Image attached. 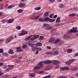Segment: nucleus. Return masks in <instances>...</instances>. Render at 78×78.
I'll use <instances>...</instances> for the list:
<instances>
[{
	"mask_svg": "<svg viewBox=\"0 0 78 78\" xmlns=\"http://www.w3.org/2000/svg\"><path fill=\"white\" fill-rule=\"evenodd\" d=\"M40 62H41V63H45V64H46L47 65H49L50 62H49V60H46L44 61H41Z\"/></svg>",
	"mask_w": 78,
	"mask_h": 78,
	"instance_id": "obj_12",
	"label": "nucleus"
},
{
	"mask_svg": "<svg viewBox=\"0 0 78 78\" xmlns=\"http://www.w3.org/2000/svg\"><path fill=\"white\" fill-rule=\"evenodd\" d=\"M42 43L41 42H38L37 44H34L35 46L36 47H42Z\"/></svg>",
	"mask_w": 78,
	"mask_h": 78,
	"instance_id": "obj_8",
	"label": "nucleus"
},
{
	"mask_svg": "<svg viewBox=\"0 0 78 78\" xmlns=\"http://www.w3.org/2000/svg\"><path fill=\"white\" fill-rule=\"evenodd\" d=\"M78 70V67H75L73 68V71H76V70Z\"/></svg>",
	"mask_w": 78,
	"mask_h": 78,
	"instance_id": "obj_35",
	"label": "nucleus"
},
{
	"mask_svg": "<svg viewBox=\"0 0 78 78\" xmlns=\"http://www.w3.org/2000/svg\"><path fill=\"white\" fill-rule=\"evenodd\" d=\"M39 37V35H34L32 38H31V41H33V40H35V39H38Z\"/></svg>",
	"mask_w": 78,
	"mask_h": 78,
	"instance_id": "obj_7",
	"label": "nucleus"
},
{
	"mask_svg": "<svg viewBox=\"0 0 78 78\" xmlns=\"http://www.w3.org/2000/svg\"><path fill=\"white\" fill-rule=\"evenodd\" d=\"M34 15H33L32 16H30L31 19L32 20H33V19H34Z\"/></svg>",
	"mask_w": 78,
	"mask_h": 78,
	"instance_id": "obj_51",
	"label": "nucleus"
},
{
	"mask_svg": "<svg viewBox=\"0 0 78 78\" xmlns=\"http://www.w3.org/2000/svg\"><path fill=\"white\" fill-rule=\"evenodd\" d=\"M4 56H8V54L7 53L4 52L2 54Z\"/></svg>",
	"mask_w": 78,
	"mask_h": 78,
	"instance_id": "obj_34",
	"label": "nucleus"
},
{
	"mask_svg": "<svg viewBox=\"0 0 78 78\" xmlns=\"http://www.w3.org/2000/svg\"><path fill=\"white\" fill-rule=\"evenodd\" d=\"M40 9H41V7H37L34 8L35 10H39Z\"/></svg>",
	"mask_w": 78,
	"mask_h": 78,
	"instance_id": "obj_33",
	"label": "nucleus"
},
{
	"mask_svg": "<svg viewBox=\"0 0 78 78\" xmlns=\"http://www.w3.org/2000/svg\"><path fill=\"white\" fill-rule=\"evenodd\" d=\"M31 37H32V36L31 35H30L28 37H27L25 38V41H28V40H29Z\"/></svg>",
	"mask_w": 78,
	"mask_h": 78,
	"instance_id": "obj_27",
	"label": "nucleus"
},
{
	"mask_svg": "<svg viewBox=\"0 0 78 78\" xmlns=\"http://www.w3.org/2000/svg\"><path fill=\"white\" fill-rule=\"evenodd\" d=\"M59 68V65H56L55 68V69H58Z\"/></svg>",
	"mask_w": 78,
	"mask_h": 78,
	"instance_id": "obj_49",
	"label": "nucleus"
},
{
	"mask_svg": "<svg viewBox=\"0 0 78 78\" xmlns=\"http://www.w3.org/2000/svg\"><path fill=\"white\" fill-rule=\"evenodd\" d=\"M8 67H10V68H7L6 70L5 71H10V70H12V69H13L14 67V66L13 65H8Z\"/></svg>",
	"mask_w": 78,
	"mask_h": 78,
	"instance_id": "obj_5",
	"label": "nucleus"
},
{
	"mask_svg": "<svg viewBox=\"0 0 78 78\" xmlns=\"http://www.w3.org/2000/svg\"><path fill=\"white\" fill-rule=\"evenodd\" d=\"M64 69L65 70H69V68L67 67H64Z\"/></svg>",
	"mask_w": 78,
	"mask_h": 78,
	"instance_id": "obj_47",
	"label": "nucleus"
},
{
	"mask_svg": "<svg viewBox=\"0 0 78 78\" xmlns=\"http://www.w3.org/2000/svg\"><path fill=\"white\" fill-rule=\"evenodd\" d=\"M55 0H49V2L50 3H53V2H54Z\"/></svg>",
	"mask_w": 78,
	"mask_h": 78,
	"instance_id": "obj_53",
	"label": "nucleus"
},
{
	"mask_svg": "<svg viewBox=\"0 0 78 78\" xmlns=\"http://www.w3.org/2000/svg\"><path fill=\"white\" fill-rule=\"evenodd\" d=\"M40 74H42V73H44V71H41L39 72Z\"/></svg>",
	"mask_w": 78,
	"mask_h": 78,
	"instance_id": "obj_46",
	"label": "nucleus"
},
{
	"mask_svg": "<svg viewBox=\"0 0 78 78\" xmlns=\"http://www.w3.org/2000/svg\"><path fill=\"white\" fill-rule=\"evenodd\" d=\"M43 66H44V65L42 63H39L37 66H36L34 67V70H37V69H41V67H42Z\"/></svg>",
	"mask_w": 78,
	"mask_h": 78,
	"instance_id": "obj_2",
	"label": "nucleus"
},
{
	"mask_svg": "<svg viewBox=\"0 0 78 78\" xmlns=\"http://www.w3.org/2000/svg\"><path fill=\"white\" fill-rule=\"evenodd\" d=\"M19 36H23V34L22 33H20L19 34Z\"/></svg>",
	"mask_w": 78,
	"mask_h": 78,
	"instance_id": "obj_58",
	"label": "nucleus"
},
{
	"mask_svg": "<svg viewBox=\"0 0 78 78\" xmlns=\"http://www.w3.org/2000/svg\"><path fill=\"white\" fill-rule=\"evenodd\" d=\"M3 7H0V9L1 10L3 9Z\"/></svg>",
	"mask_w": 78,
	"mask_h": 78,
	"instance_id": "obj_62",
	"label": "nucleus"
},
{
	"mask_svg": "<svg viewBox=\"0 0 78 78\" xmlns=\"http://www.w3.org/2000/svg\"><path fill=\"white\" fill-rule=\"evenodd\" d=\"M61 20H60V18L58 17L55 21L56 23H58V22H60Z\"/></svg>",
	"mask_w": 78,
	"mask_h": 78,
	"instance_id": "obj_23",
	"label": "nucleus"
},
{
	"mask_svg": "<svg viewBox=\"0 0 78 78\" xmlns=\"http://www.w3.org/2000/svg\"><path fill=\"white\" fill-rule=\"evenodd\" d=\"M50 76H51V75H49L47 76H46L44 77H42V78H48V77H50Z\"/></svg>",
	"mask_w": 78,
	"mask_h": 78,
	"instance_id": "obj_40",
	"label": "nucleus"
},
{
	"mask_svg": "<svg viewBox=\"0 0 78 78\" xmlns=\"http://www.w3.org/2000/svg\"><path fill=\"white\" fill-rule=\"evenodd\" d=\"M44 38V37H42V36H40V38L39 39H40V40H42L43 39V38Z\"/></svg>",
	"mask_w": 78,
	"mask_h": 78,
	"instance_id": "obj_50",
	"label": "nucleus"
},
{
	"mask_svg": "<svg viewBox=\"0 0 78 78\" xmlns=\"http://www.w3.org/2000/svg\"><path fill=\"white\" fill-rule=\"evenodd\" d=\"M46 55H52V52L51 51H47L46 52Z\"/></svg>",
	"mask_w": 78,
	"mask_h": 78,
	"instance_id": "obj_24",
	"label": "nucleus"
},
{
	"mask_svg": "<svg viewBox=\"0 0 78 78\" xmlns=\"http://www.w3.org/2000/svg\"><path fill=\"white\" fill-rule=\"evenodd\" d=\"M27 47V45L26 44L24 45L23 46V48H25Z\"/></svg>",
	"mask_w": 78,
	"mask_h": 78,
	"instance_id": "obj_54",
	"label": "nucleus"
},
{
	"mask_svg": "<svg viewBox=\"0 0 78 78\" xmlns=\"http://www.w3.org/2000/svg\"><path fill=\"white\" fill-rule=\"evenodd\" d=\"M34 44L31 43V45H30V46L32 47V48H35L36 47V46H34Z\"/></svg>",
	"mask_w": 78,
	"mask_h": 78,
	"instance_id": "obj_41",
	"label": "nucleus"
},
{
	"mask_svg": "<svg viewBox=\"0 0 78 78\" xmlns=\"http://www.w3.org/2000/svg\"><path fill=\"white\" fill-rule=\"evenodd\" d=\"M3 49H0V53H3Z\"/></svg>",
	"mask_w": 78,
	"mask_h": 78,
	"instance_id": "obj_52",
	"label": "nucleus"
},
{
	"mask_svg": "<svg viewBox=\"0 0 78 78\" xmlns=\"http://www.w3.org/2000/svg\"><path fill=\"white\" fill-rule=\"evenodd\" d=\"M43 27H44L45 28V30H49L52 29L53 27L51 26H49L47 24H45L43 25Z\"/></svg>",
	"mask_w": 78,
	"mask_h": 78,
	"instance_id": "obj_3",
	"label": "nucleus"
},
{
	"mask_svg": "<svg viewBox=\"0 0 78 78\" xmlns=\"http://www.w3.org/2000/svg\"><path fill=\"white\" fill-rule=\"evenodd\" d=\"M77 30V27H73L69 31V33H77L78 30Z\"/></svg>",
	"mask_w": 78,
	"mask_h": 78,
	"instance_id": "obj_4",
	"label": "nucleus"
},
{
	"mask_svg": "<svg viewBox=\"0 0 78 78\" xmlns=\"http://www.w3.org/2000/svg\"><path fill=\"white\" fill-rule=\"evenodd\" d=\"M8 20H6L3 22V23H6V22H8Z\"/></svg>",
	"mask_w": 78,
	"mask_h": 78,
	"instance_id": "obj_55",
	"label": "nucleus"
},
{
	"mask_svg": "<svg viewBox=\"0 0 78 78\" xmlns=\"http://www.w3.org/2000/svg\"><path fill=\"white\" fill-rule=\"evenodd\" d=\"M50 18L48 17H46L45 18H44V22H48L49 21V19Z\"/></svg>",
	"mask_w": 78,
	"mask_h": 78,
	"instance_id": "obj_15",
	"label": "nucleus"
},
{
	"mask_svg": "<svg viewBox=\"0 0 78 78\" xmlns=\"http://www.w3.org/2000/svg\"><path fill=\"white\" fill-rule=\"evenodd\" d=\"M71 64H72V63H71L70 60L66 62V65H68V66H70Z\"/></svg>",
	"mask_w": 78,
	"mask_h": 78,
	"instance_id": "obj_25",
	"label": "nucleus"
},
{
	"mask_svg": "<svg viewBox=\"0 0 78 78\" xmlns=\"http://www.w3.org/2000/svg\"><path fill=\"white\" fill-rule=\"evenodd\" d=\"M76 14L75 13H72L69 14V17H73V16H75Z\"/></svg>",
	"mask_w": 78,
	"mask_h": 78,
	"instance_id": "obj_30",
	"label": "nucleus"
},
{
	"mask_svg": "<svg viewBox=\"0 0 78 78\" xmlns=\"http://www.w3.org/2000/svg\"><path fill=\"white\" fill-rule=\"evenodd\" d=\"M16 28L18 30H20L21 28L20 27V26H18L16 27Z\"/></svg>",
	"mask_w": 78,
	"mask_h": 78,
	"instance_id": "obj_43",
	"label": "nucleus"
},
{
	"mask_svg": "<svg viewBox=\"0 0 78 78\" xmlns=\"http://www.w3.org/2000/svg\"><path fill=\"white\" fill-rule=\"evenodd\" d=\"M8 53L9 54H13V53H14V51H13V50L10 49L8 51Z\"/></svg>",
	"mask_w": 78,
	"mask_h": 78,
	"instance_id": "obj_17",
	"label": "nucleus"
},
{
	"mask_svg": "<svg viewBox=\"0 0 78 78\" xmlns=\"http://www.w3.org/2000/svg\"><path fill=\"white\" fill-rule=\"evenodd\" d=\"M60 39H56L54 42V43H55V44H57V43L59 42H60Z\"/></svg>",
	"mask_w": 78,
	"mask_h": 78,
	"instance_id": "obj_22",
	"label": "nucleus"
},
{
	"mask_svg": "<svg viewBox=\"0 0 78 78\" xmlns=\"http://www.w3.org/2000/svg\"><path fill=\"white\" fill-rule=\"evenodd\" d=\"M3 74H4V73H0V76H2V75H3Z\"/></svg>",
	"mask_w": 78,
	"mask_h": 78,
	"instance_id": "obj_59",
	"label": "nucleus"
},
{
	"mask_svg": "<svg viewBox=\"0 0 78 78\" xmlns=\"http://www.w3.org/2000/svg\"><path fill=\"white\" fill-rule=\"evenodd\" d=\"M59 25H60V24H57L55 25V26L58 27V26H59Z\"/></svg>",
	"mask_w": 78,
	"mask_h": 78,
	"instance_id": "obj_60",
	"label": "nucleus"
},
{
	"mask_svg": "<svg viewBox=\"0 0 78 78\" xmlns=\"http://www.w3.org/2000/svg\"><path fill=\"white\" fill-rule=\"evenodd\" d=\"M67 51L68 53H70L72 52V49H69L67 50Z\"/></svg>",
	"mask_w": 78,
	"mask_h": 78,
	"instance_id": "obj_20",
	"label": "nucleus"
},
{
	"mask_svg": "<svg viewBox=\"0 0 78 78\" xmlns=\"http://www.w3.org/2000/svg\"><path fill=\"white\" fill-rule=\"evenodd\" d=\"M14 38L12 37H11L10 38H8L6 39V41L5 43L6 44H8V43H9L10 42V41H12Z\"/></svg>",
	"mask_w": 78,
	"mask_h": 78,
	"instance_id": "obj_6",
	"label": "nucleus"
},
{
	"mask_svg": "<svg viewBox=\"0 0 78 78\" xmlns=\"http://www.w3.org/2000/svg\"><path fill=\"white\" fill-rule=\"evenodd\" d=\"M57 78H67L66 76H60L58 77Z\"/></svg>",
	"mask_w": 78,
	"mask_h": 78,
	"instance_id": "obj_31",
	"label": "nucleus"
},
{
	"mask_svg": "<svg viewBox=\"0 0 78 78\" xmlns=\"http://www.w3.org/2000/svg\"><path fill=\"white\" fill-rule=\"evenodd\" d=\"M63 38L64 39H69V37L68 36V35L67 34H65L64 36L63 37Z\"/></svg>",
	"mask_w": 78,
	"mask_h": 78,
	"instance_id": "obj_18",
	"label": "nucleus"
},
{
	"mask_svg": "<svg viewBox=\"0 0 78 78\" xmlns=\"http://www.w3.org/2000/svg\"><path fill=\"white\" fill-rule=\"evenodd\" d=\"M49 65L51 64V63H52L54 65H57V64H59V62L58 60H53L52 61L49 60Z\"/></svg>",
	"mask_w": 78,
	"mask_h": 78,
	"instance_id": "obj_1",
	"label": "nucleus"
},
{
	"mask_svg": "<svg viewBox=\"0 0 78 78\" xmlns=\"http://www.w3.org/2000/svg\"><path fill=\"white\" fill-rule=\"evenodd\" d=\"M14 19H10L8 20V22L9 23H12V22H14Z\"/></svg>",
	"mask_w": 78,
	"mask_h": 78,
	"instance_id": "obj_14",
	"label": "nucleus"
},
{
	"mask_svg": "<svg viewBox=\"0 0 78 78\" xmlns=\"http://www.w3.org/2000/svg\"><path fill=\"white\" fill-rule=\"evenodd\" d=\"M22 33H23V35H25V34H28V32L25 31L24 30H22Z\"/></svg>",
	"mask_w": 78,
	"mask_h": 78,
	"instance_id": "obj_16",
	"label": "nucleus"
},
{
	"mask_svg": "<svg viewBox=\"0 0 78 78\" xmlns=\"http://www.w3.org/2000/svg\"><path fill=\"white\" fill-rule=\"evenodd\" d=\"M50 67L49 66H48L46 67L45 69L46 70H50Z\"/></svg>",
	"mask_w": 78,
	"mask_h": 78,
	"instance_id": "obj_38",
	"label": "nucleus"
},
{
	"mask_svg": "<svg viewBox=\"0 0 78 78\" xmlns=\"http://www.w3.org/2000/svg\"><path fill=\"white\" fill-rule=\"evenodd\" d=\"M78 56V52L76 53L74 55V57H76Z\"/></svg>",
	"mask_w": 78,
	"mask_h": 78,
	"instance_id": "obj_48",
	"label": "nucleus"
},
{
	"mask_svg": "<svg viewBox=\"0 0 78 78\" xmlns=\"http://www.w3.org/2000/svg\"><path fill=\"white\" fill-rule=\"evenodd\" d=\"M24 6H25V4L21 3L20 4V8H22V7Z\"/></svg>",
	"mask_w": 78,
	"mask_h": 78,
	"instance_id": "obj_28",
	"label": "nucleus"
},
{
	"mask_svg": "<svg viewBox=\"0 0 78 78\" xmlns=\"http://www.w3.org/2000/svg\"><path fill=\"white\" fill-rule=\"evenodd\" d=\"M44 17H47V16H48V12H46L44 13Z\"/></svg>",
	"mask_w": 78,
	"mask_h": 78,
	"instance_id": "obj_32",
	"label": "nucleus"
},
{
	"mask_svg": "<svg viewBox=\"0 0 78 78\" xmlns=\"http://www.w3.org/2000/svg\"><path fill=\"white\" fill-rule=\"evenodd\" d=\"M3 65V63H2V62L0 63V67H1V66H2Z\"/></svg>",
	"mask_w": 78,
	"mask_h": 78,
	"instance_id": "obj_56",
	"label": "nucleus"
},
{
	"mask_svg": "<svg viewBox=\"0 0 78 78\" xmlns=\"http://www.w3.org/2000/svg\"><path fill=\"white\" fill-rule=\"evenodd\" d=\"M38 20L39 22H44V19H42L41 18H40L38 19Z\"/></svg>",
	"mask_w": 78,
	"mask_h": 78,
	"instance_id": "obj_21",
	"label": "nucleus"
},
{
	"mask_svg": "<svg viewBox=\"0 0 78 78\" xmlns=\"http://www.w3.org/2000/svg\"><path fill=\"white\" fill-rule=\"evenodd\" d=\"M23 12V11L22 10L20 9L18 10V13H21V12Z\"/></svg>",
	"mask_w": 78,
	"mask_h": 78,
	"instance_id": "obj_37",
	"label": "nucleus"
},
{
	"mask_svg": "<svg viewBox=\"0 0 78 78\" xmlns=\"http://www.w3.org/2000/svg\"><path fill=\"white\" fill-rule=\"evenodd\" d=\"M57 17V15H55L54 16V18H56Z\"/></svg>",
	"mask_w": 78,
	"mask_h": 78,
	"instance_id": "obj_64",
	"label": "nucleus"
},
{
	"mask_svg": "<svg viewBox=\"0 0 78 78\" xmlns=\"http://www.w3.org/2000/svg\"><path fill=\"white\" fill-rule=\"evenodd\" d=\"M30 76V77H34L35 76V74L34 73H30L29 74Z\"/></svg>",
	"mask_w": 78,
	"mask_h": 78,
	"instance_id": "obj_13",
	"label": "nucleus"
},
{
	"mask_svg": "<svg viewBox=\"0 0 78 78\" xmlns=\"http://www.w3.org/2000/svg\"><path fill=\"white\" fill-rule=\"evenodd\" d=\"M55 20H56L55 19L53 20L49 18V22L51 23L54 22H55Z\"/></svg>",
	"mask_w": 78,
	"mask_h": 78,
	"instance_id": "obj_19",
	"label": "nucleus"
},
{
	"mask_svg": "<svg viewBox=\"0 0 78 78\" xmlns=\"http://www.w3.org/2000/svg\"><path fill=\"white\" fill-rule=\"evenodd\" d=\"M60 70L61 71H62V70H64V67L60 68Z\"/></svg>",
	"mask_w": 78,
	"mask_h": 78,
	"instance_id": "obj_44",
	"label": "nucleus"
},
{
	"mask_svg": "<svg viewBox=\"0 0 78 78\" xmlns=\"http://www.w3.org/2000/svg\"><path fill=\"white\" fill-rule=\"evenodd\" d=\"M14 6V5H9L7 7L8 9H9L10 8H13Z\"/></svg>",
	"mask_w": 78,
	"mask_h": 78,
	"instance_id": "obj_29",
	"label": "nucleus"
},
{
	"mask_svg": "<svg viewBox=\"0 0 78 78\" xmlns=\"http://www.w3.org/2000/svg\"><path fill=\"white\" fill-rule=\"evenodd\" d=\"M75 75H76V76H78V73H76Z\"/></svg>",
	"mask_w": 78,
	"mask_h": 78,
	"instance_id": "obj_63",
	"label": "nucleus"
},
{
	"mask_svg": "<svg viewBox=\"0 0 78 78\" xmlns=\"http://www.w3.org/2000/svg\"><path fill=\"white\" fill-rule=\"evenodd\" d=\"M71 62L72 63V62H73L75 61V59H71V60H70Z\"/></svg>",
	"mask_w": 78,
	"mask_h": 78,
	"instance_id": "obj_42",
	"label": "nucleus"
},
{
	"mask_svg": "<svg viewBox=\"0 0 78 78\" xmlns=\"http://www.w3.org/2000/svg\"><path fill=\"white\" fill-rule=\"evenodd\" d=\"M39 16H40V15H38L37 16H36L34 18V20H37L39 17Z\"/></svg>",
	"mask_w": 78,
	"mask_h": 78,
	"instance_id": "obj_26",
	"label": "nucleus"
},
{
	"mask_svg": "<svg viewBox=\"0 0 78 78\" xmlns=\"http://www.w3.org/2000/svg\"><path fill=\"white\" fill-rule=\"evenodd\" d=\"M47 48L49 50H50V49H51V47H49V46H48L47 47Z\"/></svg>",
	"mask_w": 78,
	"mask_h": 78,
	"instance_id": "obj_57",
	"label": "nucleus"
},
{
	"mask_svg": "<svg viewBox=\"0 0 78 78\" xmlns=\"http://www.w3.org/2000/svg\"><path fill=\"white\" fill-rule=\"evenodd\" d=\"M8 6V4H7L5 5V8H6V7H7Z\"/></svg>",
	"mask_w": 78,
	"mask_h": 78,
	"instance_id": "obj_61",
	"label": "nucleus"
},
{
	"mask_svg": "<svg viewBox=\"0 0 78 78\" xmlns=\"http://www.w3.org/2000/svg\"><path fill=\"white\" fill-rule=\"evenodd\" d=\"M55 41V39L54 38H51L48 41L49 42L51 43V42H53Z\"/></svg>",
	"mask_w": 78,
	"mask_h": 78,
	"instance_id": "obj_11",
	"label": "nucleus"
},
{
	"mask_svg": "<svg viewBox=\"0 0 78 78\" xmlns=\"http://www.w3.org/2000/svg\"><path fill=\"white\" fill-rule=\"evenodd\" d=\"M37 50V51H42V49L41 48H36Z\"/></svg>",
	"mask_w": 78,
	"mask_h": 78,
	"instance_id": "obj_36",
	"label": "nucleus"
},
{
	"mask_svg": "<svg viewBox=\"0 0 78 78\" xmlns=\"http://www.w3.org/2000/svg\"><path fill=\"white\" fill-rule=\"evenodd\" d=\"M64 6V5L62 4H61L59 5V7L60 8H63Z\"/></svg>",
	"mask_w": 78,
	"mask_h": 78,
	"instance_id": "obj_39",
	"label": "nucleus"
},
{
	"mask_svg": "<svg viewBox=\"0 0 78 78\" xmlns=\"http://www.w3.org/2000/svg\"><path fill=\"white\" fill-rule=\"evenodd\" d=\"M53 14H51L49 16L50 18H52V17H53L54 16H53Z\"/></svg>",
	"mask_w": 78,
	"mask_h": 78,
	"instance_id": "obj_45",
	"label": "nucleus"
},
{
	"mask_svg": "<svg viewBox=\"0 0 78 78\" xmlns=\"http://www.w3.org/2000/svg\"><path fill=\"white\" fill-rule=\"evenodd\" d=\"M52 55H57L58 54H59V52L58 50H56L52 52Z\"/></svg>",
	"mask_w": 78,
	"mask_h": 78,
	"instance_id": "obj_9",
	"label": "nucleus"
},
{
	"mask_svg": "<svg viewBox=\"0 0 78 78\" xmlns=\"http://www.w3.org/2000/svg\"><path fill=\"white\" fill-rule=\"evenodd\" d=\"M16 51H19V52H21V51H23V50L20 47H17L16 48Z\"/></svg>",
	"mask_w": 78,
	"mask_h": 78,
	"instance_id": "obj_10",
	"label": "nucleus"
}]
</instances>
